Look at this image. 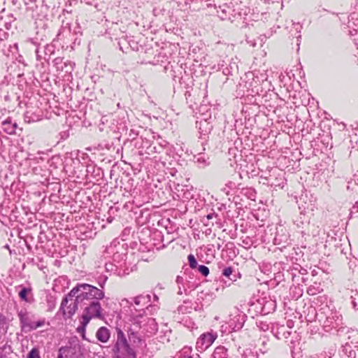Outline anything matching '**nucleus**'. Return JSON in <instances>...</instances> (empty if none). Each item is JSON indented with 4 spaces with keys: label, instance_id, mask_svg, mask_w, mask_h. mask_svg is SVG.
Masks as SVG:
<instances>
[{
    "label": "nucleus",
    "instance_id": "obj_1",
    "mask_svg": "<svg viewBox=\"0 0 358 358\" xmlns=\"http://www.w3.org/2000/svg\"><path fill=\"white\" fill-rule=\"evenodd\" d=\"M158 325L154 318L142 313H132L129 315L127 332L130 342L139 344L145 338L155 334Z\"/></svg>",
    "mask_w": 358,
    "mask_h": 358
},
{
    "label": "nucleus",
    "instance_id": "obj_2",
    "mask_svg": "<svg viewBox=\"0 0 358 358\" xmlns=\"http://www.w3.org/2000/svg\"><path fill=\"white\" fill-rule=\"evenodd\" d=\"M74 297L77 303L80 304V307H83L90 302L102 299L104 297V292L96 287L87 283L78 284L62 299L59 310L64 315H66L64 306L68 304L69 301H73Z\"/></svg>",
    "mask_w": 358,
    "mask_h": 358
},
{
    "label": "nucleus",
    "instance_id": "obj_3",
    "mask_svg": "<svg viewBox=\"0 0 358 358\" xmlns=\"http://www.w3.org/2000/svg\"><path fill=\"white\" fill-rule=\"evenodd\" d=\"M245 87L251 94L260 95L270 90L271 83L266 72H248L245 75Z\"/></svg>",
    "mask_w": 358,
    "mask_h": 358
},
{
    "label": "nucleus",
    "instance_id": "obj_4",
    "mask_svg": "<svg viewBox=\"0 0 358 358\" xmlns=\"http://www.w3.org/2000/svg\"><path fill=\"white\" fill-rule=\"evenodd\" d=\"M116 338L112 348L115 358H136V352L130 346L126 335L120 328H116Z\"/></svg>",
    "mask_w": 358,
    "mask_h": 358
},
{
    "label": "nucleus",
    "instance_id": "obj_5",
    "mask_svg": "<svg viewBox=\"0 0 358 358\" xmlns=\"http://www.w3.org/2000/svg\"><path fill=\"white\" fill-rule=\"evenodd\" d=\"M17 316L22 330H36L43 327L45 323V319L44 318L35 321V315L26 308L20 310L17 312Z\"/></svg>",
    "mask_w": 358,
    "mask_h": 358
},
{
    "label": "nucleus",
    "instance_id": "obj_6",
    "mask_svg": "<svg viewBox=\"0 0 358 358\" xmlns=\"http://www.w3.org/2000/svg\"><path fill=\"white\" fill-rule=\"evenodd\" d=\"M99 301V300L94 302H90V303H87L84 306V312L82 316V320L80 322L83 328L88 324L91 319L103 318L101 315L102 308Z\"/></svg>",
    "mask_w": 358,
    "mask_h": 358
},
{
    "label": "nucleus",
    "instance_id": "obj_7",
    "mask_svg": "<svg viewBox=\"0 0 358 358\" xmlns=\"http://www.w3.org/2000/svg\"><path fill=\"white\" fill-rule=\"evenodd\" d=\"M152 296L149 294H142L131 299V301L127 300L130 304V307H134L135 313H142L145 314V308H147L151 302Z\"/></svg>",
    "mask_w": 358,
    "mask_h": 358
},
{
    "label": "nucleus",
    "instance_id": "obj_8",
    "mask_svg": "<svg viewBox=\"0 0 358 358\" xmlns=\"http://www.w3.org/2000/svg\"><path fill=\"white\" fill-rule=\"evenodd\" d=\"M217 338V334L213 331L202 334L197 339L196 348L199 352L204 351L213 343Z\"/></svg>",
    "mask_w": 358,
    "mask_h": 358
},
{
    "label": "nucleus",
    "instance_id": "obj_9",
    "mask_svg": "<svg viewBox=\"0 0 358 358\" xmlns=\"http://www.w3.org/2000/svg\"><path fill=\"white\" fill-rule=\"evenodd\" d=\"M342 318L336 313L331 312L325 318L323 322V327L325 331H331L334 329L338 328L341 324Z\"/></svg>",
    "mask_w": 358,
    "mask_h": 358
},
{
    "label": "nucleus",
    "instance_id": "obj_10",
    "mask_svg": "<svg viewBox=\"0 0 358 358\" xmlns=\"http://www.w3.org/2000/svg\"><path fill=\"white\" fill-rule=\"evenodd\" d=\"M15 289L18 290L19 298L27 303L31 304L35 301L33 289L31 285L24 286L20 285L15 287Z\"/></svg>",
    "mask_w": 358,
    "mask_h": 358
},
{
    "label": "nucleus",
    "instance_id": "obj_11",
    "mask_svg": "<svg viewBox=\"0 0 358 358\" xmlns=\"http://www.w3.org/2000/svg\"><path fill=\"white\" fill-rule=\"evenodd\" d=\"M256 308L260 309V313L262 315H267L275 310L276 308V303L271 299L262 298L257 299Z\"/></svg>",
    "mask_w": 358,
    "mask_h": 358
},
{
    "label": "nucleus",
    "instance_id": "obj_12",
    "mask_svg": "<svg viewBox=\"0 0 358 358\" xmlns=\"http://www.w3.org/2000/svg\"><path fill=\"white\" fill-rule=\"evenodd\" d=\"M52 62L57 71L71 73L73 69L74 64L69 60H64V57H57Z\"/></svg>",
    "mask_w": 358,
    "mask_h": 358
},
{
    "label": "nucleus",
    "instance_id": "obj_13",
    "mask_svg": "<svg viewBox=\"0 0 358 358\" xmlns=\"http://www.w3.org/2000/svg\"><path fill=\"white\" fill-rule=\"evenodd\" d=\"M289 234L286 229L282 226H280L276 229L275 236L273 239L275 245L285 246L284 244L288 243Z\"/></svg>",
    "mask_w": 358,
    "mask_h": 358
},
{
    "label": "nucleus",
    "instance_id": "obj_14",
    "mask_svg": "<svg viewBox=\"0 0 358 358\" xmlns=\"http://www.w3.org/2000/svg\"><path fill=\"white\" fill-rule=\"evenodd\" d=\"M271 332L278 339H287L291 334V332L287 330V327L279 324H272Z\"/></svg>",
    "mask_w": 358,
    "mask_h": 358
},
{
    "label": "nucleus",
    "instance_id": "obj_15",
    "mask_svg": "<svg viewBox=\"0 0 358 358\" xmlns=\"http://www.w3.org/2000/svg\"><path fill=\"white\" fill-rule=\"evenodd\" d=\"M234 10L228 4L220 6L217 9V15L222 20H231L235 17Z\"/></svg>",
    "mask_w": 358,
    "mask_h": 358
},
{
    "label": "nucleus",
    "instance_id": "obj_16",
    "mask_svg": "<svg viewBox=\"0 0 358 358\" xmlns=\"http://www.w3.org/2000/svg\"><path fill=\"white\" fill-rule=\"evenodd\" d=\"M244 322V316L236 315L230 320L229 327L233 331H238L243 327Z\"/></svg>",
    "mask_w": 358,
    "mask_h": 358
},
{
    "label": "nucleus",
    "instance_id": "obj_17",
    "mask_svg": "<svg viewBox=\"0 0 358 358\" xmlns=\"http://www.w3.org/2000/svg\"><path fill=\"white\" fill-rule=\"evenodd\" d=\"M110 336V331L105 327H101L96 331V337L100 342L106 343L109 340Z\"/></svg>",
    "mask_w": 358,
    "mask_h": 358
},
{
    "label": "nucleus",
    "instance_id": "obj_18",
    "mask_svg": "<svg viewBox=\"0 0 358 358\" xmlns=\"http://www.w3.org/2000/svg\"><path fill=\"white\" fill-rule=\"evenodd\" d=\"M71 301L72 302L69 304V306L66 305V306H64L66 315L63 313L64 317L66 316L69 318L71 317V316H73L76 313V310L78 308V306H80V304L79 303H77L76 298L74 300L73 299V301Z\"/></svg>",
    "mask_w": 358,
    "mask_h": 358
},
{
    "label": "nucleus",
    "instance_id": "obj_19",
    "mask_svg": "<svg viewBox=\"0 0 358 358\" xmlns=\"http://www.w3.org/2000/svg\"><path fill=\"white\" fill-rule=\"evenodd\" d=\"M194 158L201 168H204L210 164L209 158L205 153H199L194 156Z\"/></svg>",
    "mask_w": 358,
    "mask_h": 358
},
{
    "label": "nucleus",
    "instance_id": "obj_20",
    "mask_svg": "<svg viewBox=\"0 0 358 358\" xmlns=\"http://www.w3.org/2000/svg\"><path fill=\"white\" fill-rule=\"evenodd\" d=\"M228 350L223 345L217 347L212 355V358H223L228 356Z\"/></svg>",
    "mask_w": 358,
    "mask_h": 358
},
{
    "label": "nucleus",
    "instance_id": "obj_21",
    "mask_svg": "<svg viewBox=\"0 0 358 358\" xmlns=\"http://www.w3.org/2000/svg\"><path fill=\"white\" fill-rule=\"evenodd\" d=\"M212 129L213 126L207 120H204L199 122V129L201 134L206 136L211 131Z\"/></svg>",
    "mask_w": 358,
    "mask_h": 358
},
{
    "label": "nucleus",
    "instance_id": "obj_22",
    "mask_svg": "<svg viewBox=\"0 0 358 358\" xmlns=\"http://www.w3.org/2000/svg\"><path fill=\"white\" fill-rule=\"evenodd\" d=\"M12 121L10 118L1 122V129L8 134H14L13 127H12Z\"/></svg>",
    "mask_w": 358,
    "mask_h": 358
},
{
    "label": "nucleus",
    "instance_id": "obj_23",
    "mask_svg": "<svg viewBox=\"0 0 358 358\" xmlns=\"http://www.w3.org/2000/svg\"><path fill=\"white\" fill-rule=\"evenodd\" d=\"M322 290V289L320 287V283L314 282L313 285L308 287L307 293L310 296H314L319 294Z\"/></svg>",
    "mask_w": 358,
    "mask_h": 358
},
{
    "label": "nucleus",
    "instance_id": "obj_24",
    "mask_svg": "<svg viewBox=\"0 0 358 358\" xmlns=\"http://www.w3.org/2000/svg\"><path fill=\"white\" fill-rule=\"evenodd\" d=\"M8 329V323L6 322V317L0 315V340L4 336V334L6 333Z\"/></svg>",
    "mask_w": 358,
    "mask_h": 358
},
{
    "label": "nucleus",
    "instance_id": "obj_25",
    "mask_svg": "<svg viewBox=\"0 0 358 358\" xmlns=\"http://www.w3.org/2000/svg\"><path fill=\"white\" fill-rule=\"evenodd\" d=\"M1 19H4V26L6 29H10L11 28V24L15 20L12 13H8L4 17H1Z\"/></svg>",
    "mask_w": 358,
    "mask_h": 358
},
{
    "label": "nucleus",
    "instance_id": "obj_26",
    "mask_svg": "<svg viewBox=\"0 0 358 358\" xmlns=\"http://www.w3.org/2000/svg\"><path fill=\"white\" fill-rule=\"evenodd\" d=\"M294 222L299 228H303L304 225L309 224V220L305 217V215H303L297 218Z\"/></svg>",
    "mask_w": 358,
    "mask_h": 358
},
{
    "label": "nucleus",
    "instance_id": "obj_27",
    "mask_svg": "<svg viewBox=\"0 0 358 358\" xmlns=\"http://www.w3.org/2000/svg\"><path fill=\"white\" fill-rule=\"evenodd\" d=\"M233 272H234V269L231 267L229 266V267L224 268L222 270V275L229 278L231 281H236V278L235 275H233L232 278L230 277L231 275H232Z\"/></svg>",
    "mask_w": 358,
    "mask_h": 358
},
{
    "label": "nucleus",
    "instance_id": "obj_28",
    "mask_svg": "<svg viewBox=\"0 0 358 358\" xmlns=\"http://www.w3.org/2000/svg\"><path fill=\"white\" fill-rule=\"evenodd\" d=\"M105 268L107 272H114L118 275H120V271H118L117 266L113 263L108 262L105 264Z\"/></svg>",
    "mask_w": 358,
    "mask_h": 358
},
{
    "label": "nucleus",
    "instance_id": "obj_29",
    "mask_svg": "<svg viewBox=\"0 0 358 358\" xmlns=\"http://www.w3.org/2000/svg\"><path fill=\"white\" fill-rule=\"evenodd\" d=\"M242 358H258L257 352H253L250 349H246L242 354Z\"/></svg>",
    "mask_w": 358,
    "mask_h": 358
},
{
    "label": "nucleus",
    "instance_id": "obj_30",
    "mask_svg": "<svg viewBox=\"0 0 358 358\" xmlns=\"http://www.w3.org/2000/svg\"><path fill=\"white\" fill-rule=\"evenodd\" d=\"M293 28L294 29L295 34L294 36L297 38V42H299V38H301V33L302 26L299 23H293ZM297 45H299V43H297Z\"/></svg>",
    "mask_w": 358,
    "mask_h": 358
},
{
    "label": "nucleus",
    "instance_id": "obj_31",
    "mask_svg": "<svg viewBox=\"0 0 358 358\" xmlns=\"http://www.w3.org/2000/svg\"><path fill=\"white\" fill-rule=\"evenodd\" d=\"M55 52V46L53 44H48L44 47V53L49 57Z\"/></svg>",
    "mask_w": 358,
    "mask_h": 358
},
{
    "label": "nucleus",
    "instance_id": "obj_32",
    "mask_svg": "<svg viewBox=\"0 0 358 358\" xmlns=\"http://www.w3.org/2000/svg\"><path fill=\"white\" fill-rule=\"evenodd\" d=\"M47 303H48V310L52 311L56 306V299L53 296H49L47 299Z\"/></svg>",
    "mask_w": 358,
    "mask_h": 358
},
{
    "label": "nucleus",
    "instance_id": "obj_33",
    "mask_svg": "<svg viewBox=\"0 0 358 358\" xmlns=\"http://www.w3.org/2000/svg\"><path fill=\"white\" fill-rule=\"evenodd\" d=\"M189 264L191 268L194 269L197 268V262L194 256L192 254L187 257Z\"/></svg>",
    "mask_w": 358,
    "mask_h": 358
},
{
    "label": "nucleus",
    "instance_id": "obj_34",
    "mask_svg": "<svg viewBox=\"0 0 358 358\" xmlns=\"http://www.w3.org/2000/svg\"><path fill=\"white\" fill-rule=\"evenodd\" d=\"M198 271L203 275L207 276L209 274V268L205 265H199Z\"/></svg>",
    "mask_w": 358,
    "mask_h": 358
},
{
    "label": "nucleus",
    "instance_id": "obj_35",
    "mask_svg": "<svg viewBox=\"0 0 358 358\" xmlns=\"http://www.w3.org/2000/svg\"><path fill=\"white\" fill-rule=\"evenodd\" d=\"M192 348L190 347H185L183 349H182V355L185 357L186 358H194L193 356H191L190 354L192 352Z\"/></svg>",
    "mask_w": 358,
    "mask_h": 358
},
{
    "label": "nucleus",
    "instance_id": "obj_36",
    "mask_svg": "<svg viewBox=\"0 0 358 358\" xmlns=\"http://www.w3.org/2000/svg\"><path fill=\"white\" fill-rule=\"evenodd\" d=\"M28 358H41L38 350L36 348H33L29 352Z\"/></svg>",
    "mask_w": 358,
    "mask_h": 358
},
{
    "label": "nucleus",
    "instance_id": "obj_37",
    "mask_svg": "<svg viewBox=\"0 0 358 358\" xmlns=\"http://www.w3.org/2000/svg\"><path fill=\"white\" fill-rule=\"evenodd\" d=\"M266 344H267V341H265V340L262 341V347L259 348V351L262 354H264V353L267 352L268 350V348H266Z\"/></svg>",
    "mask_w": 358,
    "mask_h": 358
},
{
    "label": "nucleus",
    "instance_id": "obj_38",
    "mask_svg": "<svg viewBox=\"0 0 358 358\" xmlns=\"http://www.w3.org/2000/svg\"><path fill=\"white\" fill-rule=\"evenodd\" d=\"M3 341H1V344H3L1 346H0V357H2L3 356V351H5L7 349H8L9 350H10V346H7L6 345V343H3Z\"/></svg>",
    "mask_w": 358,
    "mask_h": 358
},
{
    "label": "nucleus",
    "instance_id": "obj_39",
    "mask_svg": "<svg viewBox=\"0 0 358 358\" xmlns=\"http://www.w3.org/2000/svg\"><path fill=\"white\" fill-rule=\"evenodd\" d=\"M225 185L231 190L235 189L237 187L236 183L233 181H228Z\"/></svg>",
    "mask_w": 358,
    "mask_h": 358
},
{
    "label": "nucleus",
    "instance_id": "obj_40",
    "mask_svg": "<svg viewBox=\"0 0 358 358\" xmlns=\"http://www.w3.org/2000/svg\"><path fill=\"white\" fill-rule=\"evenodd\" d=\"M259 327L261 330L264 331H266L267 330L269 329V326L268 324H266V323H264V322H260L259 323Z\"/></svg>",
    "mask_w": 358,
    "mask_h": 358
},
{
    "label": "nucleus",
    "instance_id": "obj_41",
    "mask_svg": "<svg viewBox=\"0 0 358 358\" xmlns=\"http://www.w3.org/2000/svg\"><path fill=\"white\" fill-rule=\"evenodd\" d=\"M108 279L107 276H104L103 278H101L99 280V285L101 287H103L106 280Z\"/></svg>",
    "mask_w": 358,
    "mask_h": 358
},
{
    "label": "nucleus",
    "instance_id": "obj_42",
    "mask_svg": "<svg viewBox=\"0 0 358 358\" xmlns=\"http://www.w3.org/2000/svg\"><path fill=\"white\" fill-rule=\"evenodd\" d=\"M176 283L178 284V286H180L181 285H183V283H184V278L178 275L176 278Z\"/></svg>",
    "mask_w": 358,
    "mask_h": 358
},
{
    "label": "nucleus",
    "instance_id": "obj_43",
    "mask_svg": "<svg viewBox=\"0 0 358 358\" xmlns=\"http://www.w3.org/2000/svg\"><path fill=\"white\" fill-rule=\"evenodd\" d=\"M7 34L2 29H0V40L3 41L6 38Z\"/></svg>",
    "mask_w": 358,
    "mask_h": 358
},
{
    "label": "nucleus",
    "instance_id": "obj_44",
    "mask_svg": "<svg viewBox=\"0 0 358 358\" xmlns=\"http://www.w3.org/2000/svg\"><path fill=\"white\" fill-rule=\"evenodd\" d=\"M178 310H179L180 312L182 313H185V312H187V307H186V306H179V308H178Z\"/></svg>",
    "mask_w": 358,
    "mask_h": 358
},
{
    "label": "nucleus",
    "instance_id": "obj_45",
    "mask_svg": "<svg viewBox=\"0 0 358 358\" xmlns=\"http://www.w3.org/2000/svg\"><path fill=\"white\" fill-rule=\"evenodd\" d=\"M36 59L40 61L42 59L41 55L39 54L38 48H36Z\"/></svg>",
    "mask_w": 358,
    "mask_h": 358
},
{
    "label": "nucleus",
    "instance_id": "obj_46",
    "mask_svg": "<svg viewBox=\"0 0 358 358\" xmlns=\"http://www.w3.org/2000/svg\"><path fill=\"white\" fill-rule=\"evenodd\" d=\"M222 191H223L224 193H226L227 194H229V192L231 191V189H229L228 187L225 185L222 189Z\"/></svg>",
    "mask_w": 358,
    "mask_h": 358
},
{
    "label": "nucleus",
    "instance_id": "obj_47",
    "mask_svg": "<svg viewBox=\"0 0 358 358\" xmlns=\"http://www.w3.org/2000/svg\"><path fill=\"white\" fill-rule=\"evenodd\" d=\"M11 126H12V127H13L14 134H15V133H16V129H17V123H16V122H12V125H11Z\"/></svg>",
    "mask_w": 358,
    "mask_h": 358
},
{
    "label": "nucleus",
    "instance_id": "obj_48",
    "mask_svg": "<svg viewBox=\"0 0 358 358\" xmlns=\"http://www.w3.org/2000/svg\"><path fill=\"white\" fill-rule=\"evenodd\" d=\"M353 210L358 212V201L352 207Z\"/></svg>",
    "mask_w": 358,
    "mask_h": 358
},
{
    "label": "nucleus",
    "instance_id": "obj_49",
    "mask_svg": "<svg viewBox=\"0 0 358 358\" xmlns=\"http://www.w3.org/2000/svg\"><path fill=\"white\" fill-rule=\"evenodd\" d=\"M272 35V31L268 34H264L265 38H269Z\"/></svg>",
    "mask_w": 358,
    "mask_h": 358
},
{
    "label": "nucleus",
    "instance_id": "obj_50",
    "mask_svg": "<svg viewBox=\"0 0 358 358\" xmlns=\"http://www.w3.org/2000/svg\"><path fill=\"white\" fill-rule=\"evenodd\" d=\"M182 294V287L181 286H178V294H180L181 295Z\"/></svg>",
    "mask_w": 358,
    "mask_h": 358
},
{
    "label": "nucleus",
    "instance_id": "obj_51",
    "mask_svg": "<svg viewBox=\"0 0 358 358\" xmlns=\"http://www.w3.org/2000/svg\"><path fill=\"white\" fill-rule=\"evenodd\" d=\"M213 216H214V213H211V214H209V215H207V218L208 220H210V219L213 218Z\"/></svg>",
    "mask_w": 358,
    "mask_h": 358
},
{
    "label": "nucleus",
    "instance_id": "obj_52",
    "mask_svg": "<svg viewBox=\"0 0 358 358\" xmlns=\"http://www.w3.org/2000/svg\"><path fill=\"white\" fill-rule=\"evenodd\" d=\"M351 347L350 345H346L343 348V351L344 350H348V348H350Z\"/></svg>",
    "mask_w": 358,
    "mask_h": 358
},
{
    "label": "nucleus",
    "instance_id": "obj_53",
    "mask_svg": "<svg viewBox=\"0 0 358 358\" xmlns=\"http://www.w3.org/2000/svg\"><path fill=\"white\" fill-rule=\"evenodd\" d=\"M153 298H154V299H155V300H157V299H158V297H157L155 294H153Z\"/></svg>",
    "mask_w": 358,
    "mask_h": 358
},
{
    "label": "nucleus",
    "instance_id": "obj_54",
    "mask_svg": "<svg viewBox=\"0 0 358 358\" xmlns=\"http://www.w3.org/2000/svg\"><path fill=\"white\" fill-rule=\"evenodd\" d=\"M195 358H199V355L198 354H196V357Z\"/></svg>",
    "mask_w": 358,
    "mask_h": 358
}]
</instances>
